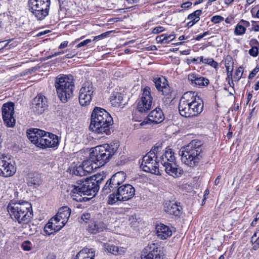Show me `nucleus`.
I'll return each mask as SVG.
<instances>
[{"label":"nucleus","mask_w":259,"mask_h":259,"mask_svg":"<svg viewBox=\"0 0 259 259\" xmlns=\"http://www.w3.org/2000/svg\"><path fill=\"white\" fill-rule=\"evenodd\" d=\"M164 115L161 109L156 108L152 111L148 115V119L152 123L157 124L164 120Z\"/></svg>","instance_id":"b1692460"},{"label":"nucleus","mask_w":259,"mask_h":259,"mask_svg":"<svg viewBox=\"0 0 259 259\" xmlns=\"http://www.w3.org/2000/svg\"><path fill=\"white\" fill-rule=\"evenodd\" d=\"M106 36V33H102L99 35H98V36H96L95 37H94V38L93 39L94 41L95 40H96L97 39H101V38H102L104 37H105Z\"/></svg>","instance_id":"680f3d73"},{"label":"nucleus","mask_w":259,"mask_h":259,"mask_svg":"<svg viewBox=\"0 0 259 259\" xmlns=\"http://www.w3.org/2000/svg\"><path fill=\"white\" fill-rule=\"evenodd\" d=\"M119 147L117 143L106 144L94 148L91 153L92 160L97 166L104 165L117 151Z\"/></svg>","instance_id":"0eeeda50"},{"label":"nucleus","mask_w":259,"mask_h":259,"mask_svg":"<svg viewBox=\"0 0 259 259\" xmlns=\"http://www.w3.org/2000/svg\"><path fill=\"white\" fill-rule=\"evenodd\" d=\"M154 158V155L151 153H148L142 158L141 165L146 164L147 163H150Z\"/></svg>","instance_id":"e433bc0d"},{"label":"nucleus","mask_w":259,"mask_h":259,"mask_svg":"<svg viewBox=\"0 0 259 259\" xmlns=\"http://www.w3.org/2000/svg\"><path fill=\"white\" fill-rule=\"evenodd\" d=\"M160 162L165 167V172L173 177H179L183 173V170L176 162L174 153L168 149L160 157Z\"/></svg>","instance_id":"1a4fd4ad"},{"label":"nucleus","mask_w":259,"mask_h":259,"mask_svg":"<svg viewBox=\"0 0 259 259\" xmlns=\"http://www.w3.org/2000/svg\"><path fill=\"white\" fill-rule=\"evenodd\" d=\"M188 19L191 20L188 23V24L190 25V26L195 24L200 20V18L195 16L193 13L189 15Z\"/></svg>","instance_id":"ea45409f"},{"label":"nucleus","mask_w":259,"mask_h":259,"mask_svg":"<svg viewBox=\"0 0 259 259\" xmlns=\"http://www.w3.org/2000/svg\"><path fill=\"white\" fill-rule=\"evenodd\" d=\"M14 103L9 102L2 107V115L4 124L9 127H13L16 123L14 118Z\"/></svg>","instance_id":"ddd939ff"},{"label":"nucleus","mask_w":259,"mask_h":259,"mask_svg":"<svg viewBox=\"0 0 259 259\" xmlns=\"http://www.w3.org/2000/svg\"><path fill=\"white\" fill-rule=\"evenodd\" d=\"M258 219H259V212H257L255 214V218L254 219V220H253V221L251 223V226H254L256 225V222H257V220Z\"/></svg>","instance_id":"13d9d810"},{"label":"nucleus","mask_w":259,"mask_h":259,"mask_svg":"<svg viewBox=\"0 0 259 259\" xmlns=\"http://www.w3.org/2000/svg\"><path fill=\"white\" fill-rule=\"evenodd\" d=\"M90 218H91V214L90 213H83L81 215L79 221L81 223H82L83 222L87 223L88 222V221H89V220L90 219Z\"/></svg>","instance_id":"37998d69"},{"label":"nucleus","mask_w":259,"mask_h":259,"mask_svg":"<svg viewBox=\"0 0 259 259\" xmlns=\"http://www.w3.org/2000/svg\"><path fill=\"white\" fill-rule=\"evenodd\" d=\"M21 247L25 251H30L33 248V245L30 241H25L22 243Z\"/></svg>","instance_id":"58836bf2"},{"label":"nucleus","mask_w":259,"mask_h":259,"mask_svg":"<svg viewBox=\"0 0 259 259\" xmlns=\"http://www.w3.org/2000/svg\"><path fill=\"white\" fill-rule=\"evenodd\" d=\"M204 63L207 64L215 69L218 66V63L212 58H204Z\"/></svg>","instance_id":"a19ab883"},{"label":"nucleus","mask_w":259,"mask_h":259,"mask_svg":"<svg viewBox=\"0 0 259 259\" xmlns=\"http://www.w3.org/2000/svg\"><path fill=\"white\" fill-rule=\"evenodd\" d=\"M249 54L251 56L256 57L258 54V49L257 47H252V48L249 50Z\"/></svg>","instance_id":"de8ad7c7"},{"label":"nucleus","mask_w":259,"mask_h":259,"mask_svg":"<svg viewBox=\"0 0 259 259\" xmlns=\"http://www.w3.org/2000/svg\"><path fill=\"white\" fill-rule=\"evenodd\" d=\"M153 82L157 90L160 92L167 82V80L163 77H156L153 78Z\"/></svg>","instance_id":"7c9ffc66"},{"label":"nucleus","mask_w":259,"mask_h":259,"mask_svg":"<svg viewBox=\"0 0 259 259\" xmlns=\"http://www.w3.org/2000/svg\"><path fill=\"white\" fill-rule=\"evenodd\" d=\"M224 20V18L221 16L216 15L211 18V21L215 24L219 23Z\"/></svg>","instance_id":"49530a36"},{"label":"nucleus","mask_w":259,"mask_h":259,"mask_svg":"<svg viewBox=\"0 0 259 259\" xmlns=\"http://www.w3.org/2000/svg\"><path fill=\"white\" fill-rule=\"evenodd\" d=\"M163 254L158 245L155 243L149 244L143 250L142 259H162Z\"/></svg>","instance_id":"2eb2a0df"},{"label":"nucleus","mask_w":259,"mask_h":259,"mask_svg":"<svg viewBox=\"0 0 259 259\" xmlns=\"http://www.w3.org/2000/svg\"><path fill=\"white\" fill-rule=\"evenodd\" d=\"M68 41H64L63 42H62L60 45L59 47V49H63L65 47H66L68 45Z\"/></svg>","instance_id":"e2e57ef3"},{"label":"nucleus","mask_w":259,"mask_h":259,"mask_svg":"<svg viewBox=\"0 0 259 259\" xmlns=\"http://www.w3.org/2000/svg\"><path fill=\"white\" fill-rule=\"evenodd\" d=\"M50 0H28L29 11L38 20H44L49 14Z\"/></svg>","instance_id":"9b49d317"},{"label":"nucleus","mask_w":259,"mask_h":259,"mask_svg":"<svg viewBox=\"0 0 259 259\" xmlns=\"http://www.w3.org/2000/svg\"><path fill=\"white\" fill-rule=\"evenodd\" d=\"M92 95L79 94V102L80 105L83 106L89 105L91 101H92Z\"/></svg>","instance_id":"2f4dec72"},{"label":"nucleus","mask_w":259,"mask_h":259,"mask_svg":"<svg viewBox=\"0 0 259 259\" xmlns=\"http://www.w3.org/2000/svg\"><path fill=\"white\" fill-rule=\"evenodd\" d=\"M150 90L149 87L145 88L141 98L138 101L137 110L141 113L146 112L151 108L152 98Z\"/></svg>","instance_id":"4468645a"},{"label":"nucleus","mask_w":259,"mask_h":259,"mask_svg":"<svg viewBox=\"0 0 259 259\" xmlns=\"http://www.w3.org/2000/svg\"><path fill=\"white\" fill-rule=\"evenodd\" d=\"M175 38V36H174V35L173 34H170V35H167L165 34V40L166 41H167V44L171 41L172 40H173Z\"/></svg>","instance_id":"4d7b16f0"},{"label":"nucleus","mask_w":259,"mask_h":259,"mask_svg":"<svg viewBox=\"0 0 259 259\" xmlns=\"http://www.w3.org/2000/svg\"><path fill=\"white\" fill-rule=\"evenodd\" d=\"M7 209L11 218L19 224H26L32 217L31 205L27 201H11Z\"/></svg>","instance_id":"423d86ee"},{"label":"nucleus","mask_w":259,"mask_h":259,"mask_svg":"<svg viewBox=\"0 0 259 259\" xmlns=\"http://www.w3.org/2000/svg\"><path fill=\"white\" fill-rule=\"evenodd\" d=\"M103 247V249L105 252L111 253L114 255L123 254L126 251L125 248L115 246L108 243H104Z\"/></svg>","instance_id":"5701e85b"},{"label":"nucleus","mask_w":259,"mask_h":259,"mask_svg":"<svg viewBox=\"0 0 259 259\" xmlns=\"http://www.w3.org/2000/svg\"><path fill=\"white\" fill-rule=\"evenodd\" d=\"M55 86L58 97L62 102L66 103L72 98L74 84L67 76H58L56 79Z\"/></svg>","instance_id":"6e6552de"},{"label":"nucleus","mask_w":259,"mask_h":259,"mask_svg":"<svg viewBox=\"0 0 259 259\" xmlns=\"http://www.w3.org/2000/svg\"><path fill=\"white\" fill-rule=\"evenodd\" d=\"M203 109V101L196 92H186L180 100L179 111L182 116L186 118L197 116Z\"/></svg>","instance_id":"f03ea898"},{"label":"nucleus","mask_w":259,"mask_h":259,"mask_svg":"<svg viewBox=\"0 0 259 259\" xmlns=\"http://www.w3.org/2000/svg\"><path fill=\"white\" fill-rule=\"evenodd\" d=\"M258 239H259V230H256L252 236L251 239V243L256 241Z\"/></svg>","instance_id":"8fccbe9b"},{"label":"nucleus","mask_w":259,"mask_h":259,"mask_svg":"<svg viewBox=\"0 0 259 259\" xmlns=\"http://www.w3.org/2000/svg\"><path fill=\"white\" fill-rule=\"evenodd\" d=\"M47 259H56V256L54 253H50L48 255Z\"/></svg>","instance_id":"338daca9"},{"label":"nucleus","mask_w":259,"mask_h":259,"mask_svg":"<svg viewBox=\"0 0 259 259\" xmlns=\"http://www.w3.org/2000/svg\"><path fill=\"white\" fill-rule=\"evenodd\" d=\"M63 53H64V52H63V51L56 52L54 54L52 55V56H49V57H48V59H50L53 57H55V56L60 55L61 54H63Z\"/></svg>","instance_id":"0e129e2a"},{"label":"nucleus","mask_w":259,"mask_h":259,"mask_svg":"<svg viewBox=\"0 0 259 259\" xmlns=\"http://www.w3.org/2000/svg\"><path fill=\"white\" fill-rule=\"evenodd\" d=\"M125 179L126 175L123 171L116 172L105 184L102 190V194L106 195L112 191H114L117 187L122 185Z\"/></svg>","instance_id":"f8f14e48"},{"label":"nucleus","mask_w":259,"mask_h":259,"mask_svg":"<svg viewBox=\"0 0 259 259\" xmlns=\"http://www.w3.org/2000/svg\"><path fill=\"white\" fill-rule=\"evenodd\" d=\"M155 229L156 235L160 239H166L172 235V231L170 229L163 224L157 225Z\"/></svg>","instance_id":"aec40b11"},{"label":"nucleus","mask_w":259,"mask_h":259,"mask_svg":"<svg viewBox=\"0 0 259 259\" xmlns=\"http://www.w3.org/2000/svg\"><path fill=\"white\" fill-rule=\"evenodd\" d=\"M161 146H159V145H158V146H154L152 148V149L150 150V151L148 153H152L153 154V155H154V158L157 159L158 152L159 151V150H161Z\"/></svg>","instance_id":"79ce46f5"},{"label":"nucleus","mask_w":259,"mask_h":259,"mask_svg":"<svg viewBox=\"0 0 259 259\" xmlns=\"http://www.w3.org/2000/svg\"><path fill=\"white\" fill-rule=\"evenodd\" d=\"M91 42V40L90 39H87L86 40H83V41L80 42L79 43L76 47L77 48H79L82 47H84L86 45H87L88 44L90 43Z\"/></svg>","instance_id":"09e8293b"},{"label":"nucleus","mask_w":259,"mask_h":259,"mask_svg":"<svg viewBox=\"0 0 259 259\" xmlns=\"http://www.w3.org/2000/svg\"><path fill=\"white\" fill-rule=\"evenodd\" d=\"M225 67L227 72H232L233 70V62L231 58L225 60Z\"/></svg>","instance_id":"4c0bfd02"},{"label":"nucleus","mask_w":259,"mask_h":259,"mask_svg":"<svg viewBox=\"0 0 259 259\" xmlns=\"http://www.w3.org/2000/svg\"><path fill=\"white\" fill-rule=\"evenodd\" d=\"M162 94L163 95L166 97V99H168L169 101L171 100V93L172 92L171 89L168 84L167 82L163 87L162 90L160 91Z\"/></svg>","instance_id":"473e14b6"},{"label":"nucleus","mask_w":259,"mask_h":259,"mask_svg":"<svg viewBox=\"0 0 259 259\" xmlns=\"http://www.w3.org/2000/svg\"><path fill=\"white\" fill-rule=\"evenodd\" d=\"M209 83V80L205 77H201L198 75L196 81L194 84L198 86H206Z\"/></svg>","instance_id":"c9c22d12"},{"label":"nucleus","mask_w":259,"mask_h":259,"mask_svg":"<svg viewBox=\"0 0 259 259\" xmlns=\"http://www.w3.org/2000/svg\"><path fill=\"white\" fill-rule=\"evenodd\" d=\"M26 181L29 186L38 187L42 183L41 175L37 172H29L27 175Z\"/></svg>","instance_id":"412c9836"},{"label":"nucleus","mask_w":259,"mask_h":259,"mask_svg":"<svg viewBox=\"0 0 259 259\" xmlns=\"http://www.w3.org/2000/svg\"><path fill=\"white\" fill-rule=\"evenodd\" d=\"M192 5V3L190 2H187L182 4L181 7L183 8H188Z\"/></svg>","instance_id":"052dcab7"},{"label":"nucleus","mask_w":259,"mask_h":259,"mask_svg":"<svg viewBox=\"0 0 259 259\" xmlns=\"http://www.w3.org/2000/svg\"><path fill=\"white\" fill-rule=\"evenodd\" d=\"M165 34H161L159 36H157L156 38V40L157 42L162 44H166L167 41L165 40Z\"/></svg>","instance_id":"a18cd8bd"},{"label":"nucleus","mask_w":259,"mask_h":259,"mask_svg":"<svg viewBox=\"0 0 259 259\" xmlns=\"http://www.w3.org/2000/svg\"><path fill=\"white\" fill-rule=\"evenodd\" d=\"M163 30H164V29L162 27L158 26V27H155L153 29L152 33L154 34H157V33H159L163 31Z\"/></svg>","instance_id":"864d4df0"},{"label":"nucleus","mask_w":259,"mask_h":259,"mask_svg":"<svg viewBox=\"0 0 259 259\" xmlns=\"http://www.w3.org/2000/svg\"><path fill=\"white\" fill-rule=\"evenodd\" d=\"M105 229V225L103 223H92L89 227V231L93 234L102 232Z\"/></svg>","instance_id":"c756f323"},{"label":"nucleus","mask_w":259,"mask_h":259,"mask_svg":"<svg viewBox=\"0 0 259 259\" xmlns=\"http://www.w3.org/2000/svg\"><path fill=\"white\" fill-rule=\"evenodd\" d=\"M71 209L68 206H63L60 208L57 214L54 218L58 221L59 224L64 226L67 222L70 215Z\"/></svg>","instance_id":"a211bd4d"},{"label":"nucleus","mask_w":259,"mask_h":259,"mask_svg":"<svg viewBox=\"0 0 259 259\" xmlns=\"http://www.w3.org/2000/svg\"><path fill=\"white\" fill-rule=\"evenodd\" d=\"M110 99L112 106L118 107L122 104L123 98L121 93L118 92H113L110 96Z\"/></svg>","instance_id":"bb28decb"},{"label":"nucleus","mask_w":259,"mask_h":259,"mask_svg":"<svg viewBox=\"0 0 259 259\" xmlns=\"http://www.w3.org/2000/svg\"><path fill=\"white\" fill-rule=\"evenodd\" d=\"M198 76V75H197L195 73H191L188 75V79L191 82L192 84H194L195 81L197 80Z\"/></svg>","instance_id":"c03bdc74"},{"label":"nucleus","mask_w":259,"mask_h":259,"mask_svg":"<svg viewBox=\"0 0 259 259\" xmlns=\"http://www.w3.org/2000/svg\"><path fill=\"white\" fill-rule=\"evenodd\" d=\"M141 168L143 170L154 174L156 175H160L159 169V164L157 159H153L150 163H147L146 164L141 165Z\"/></svg>","instance_id":"4be33fe9"},{"label":"nucleus","mask_w":259,"mask_h":259,"mask_svg":"<svg viewBox=\"0 0 259 259\" xmlns=\"http://www.w3.org/2000/svg\"><path fill=\"white\" fill-rule=\"evenodd\" d=\"M193 13L195 15V16L199 17V16L202 13V11L201 10H197L194 12Z\"/></svg>","instance_id":"69168bd1"},{"label":"nucleus","mask_w":259,"mask_h":259,"mask_svg":"<svg viewBox=\"0 0 259 259\" xmlns=\"http://www.w3.org/2000/svg\"><path fill=\"white\" fill-rule=\"evenodd\" d=\"M259 71V66H256L249 74V78H251L253 77L256 73Z\"/></svg>","instance_id":"603ef678"},{"label":"nucleus","mask_w":259,"mask_h":259,"mask_svg":"<svg viewBox=\"0 0 259 259\" xmlns=\"http://www.w3.org/2000/svg\"><path fill=\"white\" fill-rule=\"evenodd\" d=\"M203 147L201 141L194 140L179 151L182 162L190 167L197 166L202 158Z\"/></svg>","instance_id":"7ed1b4c3"},{"label":"nucleus","mask_w":259,"mask_h":259,"mask_svg":"<svg viewBox=\"0 0 259 259\" xmlns=\"http://www.w3.org/2000/svg\"><path fill=\"white\" fill-rule=\"evenodd\" d=\"M16 170L15 166L7 161L5 158H0V176L5 177H10L15 173Z\"/></svg>","instance_id":"f3484780"},{"label":"nucleus","mask_w":259,"mask_h":259,"mask_svg":"<svg viewBox=\"0 0 259 259\" xmlns=\"http://www.w3.org/2000/svg\"><path fill=\"white\" fill-rule=\"evenodd\" d=\"M47 106V98L41 95H38L33 99L31 108L35 113L40 114L44 112Z\"/></svg>","instance_id":"dca6fc26"},{"label":"nucleus","mask_w":259,"mask_h":259,"mask_svg":"<svg viewBox=\"0 0 259 259\" xmlns=\"http://www.w3.org/2000/svg\"><path fill=\"white\" fill-rule=\"evenodd\" d=\"M27 135L31 143L42 149L57 148L60 143L57 135L38 128L29 129Z\"/></svg>","instance_id":"39448f33"},{"label":"nucleus","mask_w":259,"mask_h":259,"mask_svg":"<svg viewBox=\"0 0 259 259\" xmlns=\"http://www.w3.org/2000/svg\"><path fill=\"white\" fill-rule=\"evenodd\" d=\"M129 221H131V224L132 226H135L136 225L137 223L136 219L133 216H132L130 218Z\"/></svg>","instance_id":"bf43d9fd"},{"label":"nucleus","mask_w":259,"mask_h":259,"mask_svg":"<svg viewBox=\"0 0 259 259\" xmlns=\"http://www.w3.org/2000/svg\"><path fill=\"white\" fill-rule=\"evenodd\" d=\"M96 255V250L92 248H84L81 249L76 255L80 259H94Z\"/></svg>","instance_id":"a878e982"},{"label":"nucleus","mask_w":259,"mask_h":259,"mask_svg":"<svg viewBox=\"0 0 259 259\" xmlns=\"http://www.w3.org/2000/svg\"><path fill=\"white\" fill-rule=\"evenodd\" d=\"M221 179V176H218L214 181V185H217V186L220 183Z\"/></svg>","instance_id":"774afa93"},{"label":"nucleus","mask_w":259,"mask_h":259,"mask_svg":"<svg viewBox=\"0 0 259 259\" xmlns=\"http://www.w3.org/2000/svg\"><path fill=\"white\" fill-rule=\"evenodd\" d=\"M102 180L101 175H95L77 185L72 186L70 194L71 198L77 202L86 201L89 199L84 196H95Z\"/></svg>","instance_id":"f257e3e1"},{"label":"nucleus","mask_w":259,"mask_h":259,"mask_svg":"<svg viewBox=\"0 0 259 259\" xmlns=\"http://www.w3.org/2000/svg\"><path fill=\"white\" fill-rule=\"evenodd\" d=\"M95 92V89L93 86L92 83L89 81L83 83L79 91V94L85 95H90L93 96Z\"/></svg>","instance_id":"cd10ccee"},{"label":"nucleus","mask_w":259,"mask_h":259,"mask_svg":"<svg viewBox=\"0 0 259 259\" xmlns=\"http://www.w3.org/2000/svg\"><path fill=\"white\" fill-rule=\"evenodd\" d=\"M113 119L109 113L105 109L95 107L91 117L90 129L98 134H110V127Z\"/></svg>","instance_id":"20e7f679"},{"label":"nucleus","mask_w":259,"mask_h":259,"mask_svg":"<svg viewBox=\"0 0 259 259\" xmlns=\"http://www.w3.org/2000/svg\"><path fill=\"white\" fill-rule=\"evenodd\" d=\"M81 164L87 175L91 173L94 169L99 167V166H97V165L95 164L93 161L92 160L91 155H90L89 160L83 161Z\"/></svg>","instance_id":"c85d7f7f"},{"label":"nucleus","mask_w":259,"mask_h":259,"mask_svg":"<svg viewBox=\"0 0 259 259\" xmlns=\"http://www.w3.org/2000/svg\"><path fill=\"white\" fill-rule=\"evenodd\" d=\"M239 22L246 29V27H249L250 25V23L248 21H246V20H241Z\"/></svg>","instance_id":"6e6d98bb"},{"label":"nucleus","mask_w":259,"mask_h":259,"mask_svg":"<svg viewBox=\"0 0 259 259\" xmlns=\"http://www.w3.org/2000/svg\"><path fill=\"white\" fill-rule=\"evenodd\" d=\"M164 210L170 215L178 216L180 213V206L176 203L168 201L165 203Z\"/></svg>","instance_id":"393cba45"},{"label":"nucleus","mask_w":259,"mask_h":259,"mask_svg":"<svg viewBox=\"0 0 259 259\" xmlns=\"http://www.w3.org/2000/svg\"><path fill=\"white\" fill-rule=\"evenodd\" d=\"M63 226L59 224L54 217L50 220L44 228V231L46 234L50 235L59 231L63 228Z\"/></svg>","instance_id":"6ab92c4d"},{"label":"nucleus","mask_w":259,"mask_h":259,"mask_svg":"<svg viewBox=\"0 0 259 259\" xmlns=\"http://www.w3.org/2000/svg\"><path fill=\"white\" fill-rule=\"evenodd\" d=\"M243 73V69L242 68L239 67L236 70L235 73V75L237 76V78L238 79H239L241 78Z\"/></svg>","instance_id":"3c124183"},{"label":"nucleus","mask_w":259,"mask_h":259,"mask_svg":"<svg viewBox=\"0 0 259 259\" xmlns=\"http://www.w3.org/2000/svg\"><path fill=\"white\" fill-rule=\"evenodd\" d=\"M246 29L239 22L234 29V33L236 35H242L246 32Z\"/></svg>","instance_id":"f704fd0d"},{"label":"nucleus","mask_w":259,"mask_h":259,"mask_svg":"<svg viewBox=\"0 0 259 259\" xmlns=\"http://www.w3.org/2000/svg\"><path fill=\"white\" fill-rule=\"evenodd\" d=\"M112 192L109 196L108 202L109 204H113L118 201L129 200L135 194V189L130 184H122Z\"/></svg>","instance_id":"9d476101"},{"label":"nucleus","mask_w":259,"mask_h":259,"mask_svg":"<svg viewBox=\"0 0 259 259\" xmlns=\"http://www.w3.org/2000/svg\"><path fill=\"white\" fill-rule=\"evenodd\" d=\"M72 173L76 176L81 177L87 175L81 164L73 167L72 170Z\"/></svg>","instance_id":"72a5a7b5"},{"label":"nucleus","mask_w":259,"mask_h":259,"mask_svg":"<svg viewBox=\"0 0 259 259\" xmlns=\"http://www.w3.org/2000/svg\"><path fill=\"white\" fill-rule=\"evenodd\" d=\"M252 29L255 31L258 32L259 31V24H256L255 21H252Z\"/></svg>","instance_id":"5fc2aeb1"}]
</instances>
